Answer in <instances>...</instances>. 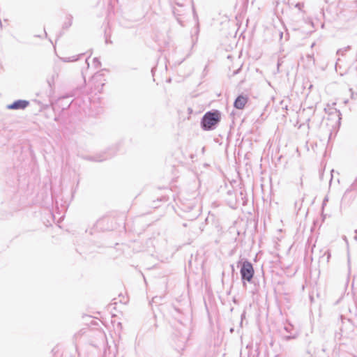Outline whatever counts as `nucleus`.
Returning <instances> with one entry per match:
<instances>
[{
	"instance_id": "1",
	"label": "nucleus",
	"mask_w": 357,
	"mask_h": 357,
	"mask_svg": "<svg viewBox=\"0 0 357 357\" xmlns=\"http://www.w3.org/2000/svg\"><path fill=\"white\" fill-rule=\"evenodd\" d=\"M220 121V113L208 112L204 114L202 120V126L204 130H212Z\"/></svg>"
},
{
	"instance_id": "2",
	"label": "nucleus",
	"mask_w": 357,
	"mask_h": 357,
	"mask_svg": "<svg viewBox=\"0 0 357 357\" xmlns=\"http://www.w3.org/2000/svg\"><path fill=\"white\" fill-rule=\"evenodd\" d=\"M241 279L243 282V285H245V281L251 282L254 275V268L252 264L248 261L242 262L240 270Z\"/></svg>"
},
{
	"instance_id": "3",
	"label": "nucleus",
	"mask_w": 357,
	"mask_h": 357,
	"mask_svg": "<svg viewBox=\"0 0 357 357\" xmlns=\"http://www.w3.org/2000/svg\"><path fill=\"white\" fill-rule=\"evenodd\" d=\"M29 105V102L26 100H19L13 103L8 105L7 108L9 109H23Z\"/></svg>"
},
{
	"instance_id": "4",
	"label": "nucleus",
	"mask_w": 357,
	"mask_h": 357,
	"mask_svg": "<svg viewBox=\"0 0 357 357\" xmlns=\"http://www.w3.org/2000/svg\"><path fill=\"white\" fill-rule=\"evenodd\" d=\"M248 102V98L244 96H239L234 102V107L237 109H243Z\"/></svg>"
},
{
	"instance_id": "5",
	"label": "nucleus",
	"mask_w": 357,
	"mask_h": 357,
	"mask_svg": "<svg viewBox=\"0 0 357 357\" xmlns=\"http://www.w3.org/2000/svg\"><path fill=\"white\" fill-rule=\"evenodd\" d=\"M173 13L176 16L177 21L182 25L183 24L181 17L185 13V9L184 8V7L179 8L176 6H173Z\"/></svg>"
},
{
	"instance_id": "6",
	"label": "nucleus",
	"mask_w": 357,
	"mask_h": 357,
	"mask_svg": "<svg viewBox=\"0 0 357 357\" xmlns=\"http://www.w3.org/2000/svg\"><path fill=\"white\" fill-rule=\"evenodd\" d=\"M190 0H174V6L179 8L185 7L190 4Z\"/></svg>"
},
{
	"instance_id": "7",
	"label": "nucleus",
	"mask_w": 357,
	"mask_h": 357,
	"mask_svg": "<svg viewBox=\"0 0 357 357\" xmlns=\"http://www.w3.org/2000/svg\"><path fill=\"white\" fill-rule=\"evenodd\" d=\"M79 56L77 55V56H73L70 57L60 58V59L64 62H73V61H77L79 59Z\"/></svg>"
},
{
	"instance_id": "8",
	"label": "nucleus",
	"mask_w": 357,
	"mask_h": 357,
	"mask_svg": "<svg viewBox=\"0 0 357 357\" xmlns=\"http://www.w3.org/2000/svg\"><path fill=\"white\" fill-rule=\"evenodd\" d=\"M284 329L287 333H291V331L293 330V326L291 324H285L284 326Z\"/></svg>"
},
{
	"instance_id": "9",
	"label": "nucleus",
	"mask_w": 357,
	"mask_h": 357,
	"mask_svg": "<svg viewBox=\"0 0 357 357\" xmlns=\"http://www.w3.org/2000/svg\"><path fill=\"white\" fill-rule=\"evenodd\" d=\"M93 61L95 67L98 68L100 66V61H98V59L97 58H94Z\"/></svg>"
},
{
	"instance_id": "10",
	"label": "nucleus",
	"mask_w": 357,
	"mask_h": 357,
	"mask_svg": "<svg viewBox=\"0 0 357 357\" xmlns=\"http://www.w3.org/2000/svg\"><path fill=\"white\" fill-rule=\"evenodd\" d=\"M296 335H287V336H285L284 339L288 340H290V339H294L296 337Z\"/></svg>"
},
{
	"instance_id": "11",
	"label": "nucleus",
	"mask_w": 357,
	"mask_h": 357,
	"mask_svg": "<svg viewBox=\"0 0 357 357\" xmlns=\"http://www.w3.org/2000/svg\"><path fill=\"white\" fill-rule=\"evenodd\" d=\"M335 114H336V116L337 117V121H338V123L340 122V119H341V114L340 112V111H337V110H335Z\"/></svg>"
},
{
	"instance_id": "12",
	"label": "nucleus",
	"mask_w": 357,
	"mask_h": 357,
	"mask_svg": "<svg viewBox=\"0 0 357 357\" xmlns=\"http://www.w3.org/2000/svg\"><path fill=\"white\" fill-rule=\"evenodd\" d=\"M354 239L357 241V229L354 231Z\"/></svg>"
},
{
	"instance_id": "13",
	"label": "nucleus",
	"mask_w": 357,
	"mask_h": 357,
	"mask_svg": "<svg viewBox=\"0 0 357 357\" xmlns=\"http://www.w3.org/2000/svg\"><path fill=\"white\" fill-rule=\"evenodd\" d=\"M342 238H343V240L345 241V243L347 244V243H348V240H347V236H344L342 237Z\"/></svg>"
},
{
	"instance_id": "14",
	"label": "nucleus",
	"mask_w": 357,
	"mask_h": 357,
	"mask_svg": "<svg viewBox=\"0 0 357 357\" xmlns=\"http://www.w3.org/2000/svg\"><path fill=\"white\" fill-rule=\"evenodd\" d=\"M296 8H299V9H301V4L300 3H297V4L296 5Z\"/></svg>"
},
{
	"instance_id": "15",
	"label": "nucleus",
	"mask_w": 357,
	"mask_h": 357,
	"mask_svg": "<svg viewBox=\"0 0 357 357\" xmlns=\"http://www.w3.org/2000/svg\"><path fill=\"white\" fill-rule=\"evenodd\" d=\"M327 255H328V259H329V258H330V257H331V254H330V252H327Z\"/></svg>"
},
{
	"instance_id": "16",
	"label": "nucleus",
	"mask_w": 357,
	"mask_h": 357,
	"mask_svg": "<svg viewBox=\"0 0 357 357\" xmlns=\"http://www.w3.org/2000/svg\"><path fill=\"white\" fill-rule=\"evenodd\" d=\"M355 182H356V183H357V178H356V181H355Z\"/></svg>"
}]
</instances>
